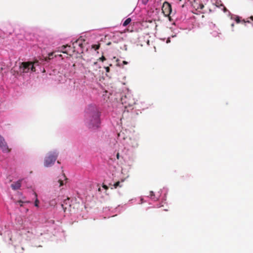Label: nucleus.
Masks as SVG:
<instances>
[{"label":"nucleus","mask_w":253,"mask_h":253,"mask_svg":"<svg viewBox=\"0 0 253 253\" xmlns=\"http://www.w3.org/2000/svg\"><path fill=\"white\" fill-rule=\"evenodd\" d=\"M95 49H97L99 47V45H94V47H95Z\"/></svg>","instance_id":"obj_29"},{"label":"nucleus","mask_w":253,"mask_h":253,"mask_svg":"<svg viewBox=\"0 0 253 253\" xmlns=\"http://www.w3.org/2000/svg\"><path fill=\"white\" fill-rule=\"evenodd\" d=\"M39 200L37 199L35 202V206L37 207H39Z\"/></svg>","instance_id":"obj_19"},{"label":"nucleus","mask_w":253,"mask_h":253,"mask_svg":"<svg viewBox=\"0 0 253 253\" xmlns=\"http://www.w3.org/2000/svg\"><path fill=\"white\" fill-rule=\"evenodd\" d=\"M50 205L52 206H54L56 204V202L55 200H52L49 202Z\"/></svg>","instance_id":"obj_16"},{"label":"nucleus","mask_w":253,"mask_h":253,"mask_svg":"<svg viewBox=\"0 0 253 253\" xmlns=\"http://www.w3.org/2000/svg\"><path fill=\"white\" fill-rule=\"evenodd\" d=\"M73 52H75L76 50H77V52H79L80 51L78 49L79 47L82 49L83 47V42L82 40H78L76 41L75 42L73 43Z\"/></svg>","instance_id":"obj_7"},{"label":"nucleus","mask_w":253,"mask_h":253,"mask_svg":"<svg viewBox=\"0 0 253 253\" xmlns=\"http://www.w3.org/2000/svg\"><path fill=\"white\" fill-rule=\"evenodd\" d=\"M99 60L103 62L106 60V58L104 56H102L99 59Z\"/></svg>","instance_id":"obj_20"},{"label":"nucleus","mask_w":253,"mask_h":253,"mask_svg":"<svg viewBox=\"0 0 253 253\" xmlns=\"http://www.w3.org/2000/svg\"><path fill=\"white\" fill-rule=\"evenodd\" d=\"M20 72L23 73H27L30 71L36 72V69L31 64V62H23L21 63L20 66Z\"/></svg>","instance_id":"obj_3"},{"label":"nucleus","mask_w":253,"mask_h":253,"mask_svg":"<svg viewBox=\"0 0 253 253\" xmlns=\"http://www.w3.org/2000/svg\"><path fill=\"white\" fill-rule=\"evenodd\" d=\"M0 148L4 152L8 153L10 151V149L8 148L4 138L1 135H0Z\"/></svg>","instance_id":"obj_6"},{"label":"nucleus","mask_w":253,"mask_h":253,"mask_svg":"<svg viewBox=\"0 0 253 253\" xmlns=\"http://www.w3.org/2000/svg\"><path fill=\"white\" fill-rule=\"evenodd\" d=\"M61 48H62L61 51L63 53H66L67 54L71 55V53H70V51H69V50L71 49L70 46H68V45H63L61 47Z\"/></svg>","instance_id":"obj_9"},{"label":"nucleus","mask_w":253,"mask_h":253,"mask_svg":"<svg viewBox=\"0 0 253 253\" xmlns=\"http://www.w3.org/2000/svg\"><path fill=\"white\" fill-rule=\"evenodd\" d=\"M123 64H127V62L126 61H123Z\"/></svg>","instance_id":"obj_31"},{"label":"nucleus","mask_w":253,"mask_h":253,"mask_svg":"<svg viewBox=\"0 0 253 253\" xmlns=\"http://www.w3.org/2000/svg\"><path fill=\"white\" fill-rule=\"evenodd\" d=\"M126 142L130 147L135 148L138 146V141L135 138H129Z\"/></svg>","instance_id":"obj_8"},{"label":"nucleus","mask_w":253,"mask_h":253,"mask_svg":"<svg viewBox=\"0 0 253 253\" xmlns=\"http://www.w3.org/2000/svg\"><path fill=\"white\" fill-rule=\"evenodd\" d=\"M250 18L253 21V16H251Z\"/></svg>","instance_id":"obj_33"},{"label":"nucleus","mask_w":253,"mask_h":253,"mask_svg":"<svg viewBox=\"0 0 253 253\" xmlns=\"http://www.w3.org/2000/svg\"><path fill=\"white\" fill-rule=\"evenodd\" d=\"M61 206H62V207L63 209L64 210V211H65V210L66 209V207L64 208V205H63V204H62V205H61Z\"/></svg>","instance_id":"obj_30"},{"label":"nucleus","mask_w":253,"mask_h":253,"mask_svg":"<svg viewBox=\"0 0 253 253\" xmlns=\"http://www.w3.org/2000/svg\"><path fill=\"white\" fill-rule=\"evenodd\" d=\"M90 111L87 112L86 123L89 128H97L100 124L99 114L94 107H91Z\"/></svg>","instance_id":"obj_1"},{"label":"nucleus","mask_w":253,"mask_h":253,"mask_svg":"<svg viewBox=\"0 0 253 253\" xmlns=\"http://www.w3.org/2000/svg\"><path fill=\"white\" fill-rule=\"evenodd\" d=\"M142 1V2L144 4H146L147 3V2H148L149 0H141Z\"/></svg>","instance_id":"obj_22"},{"label":"nucleus","mask_w":253,"mask_h":253,"mask_svg":"<svg viewBox=\"0 0 253 253\" xmlns=\"http://www.w3.org/2000/svg\"><path fill=\"white\" fill-rule=\"evenodd\" d=\"M236 21L237 23H239L240 21V19H239V17H237L236 19Z\"/></svg>","instance_id":"obj_27"},{"label":"nucleus","mask_w":253,"mask_h":253,"mask_svg":"<svg viewBox=\"0 0 253 253\" xmlns=\"http://www.w3.org/2000/svg\"><path fill=\"white\" fill-rule=\"evenodd\" d=\"M131 21V19L130 18H127L123 23V26H126L128 24H129Z\"/></svg>","instance_id":"obj_12"},{"label":"nucleus","mask_w":253,"mask_h":253,"mask_svg":"<svg viewBox=\"0 0 253 253\" xmlns=\"http://www.w3.org/2000/svg\"><path fill=\"white\" fill-rule=\"evenodd\" d=\"M11 187L12 189L14 190L19 189L21 187V182L20 181H18L15 183H12L11 185Z\"/></svg>","instance_id":"obj_10"},{"label":"nucleus","mask_w":253,"mask_h":253,"mask_svg":"<svg viewBox=\"0 0 253 253\" xmlns=\"http://www.w3.org/2000/svg\"><path fill=\"white\" fill-rule=\"evenodd\" d=\"M17 203L19 204L20 207L23 206V202L21 200H19V201H17Z\"/></svg>","instance_id":"obj_21"},{"label":"nucleus","mask_w":253,"mask_h":253,"mask_svg":"<svg viewBox=\"0 0 253 253\" xmlns=\"http://www.w3.org/2000/svg\"><path fill=\"white\" fill-rule=\"evenodd\" d=\"M204 7V5L203 3H200L199 6L197 7V9H202Z\"/></svg>","instance_id":"obj_17"},{"label":"nucleus","mask_w":253,"mask_h":253,"mask_svg":"<svg viewBox=\"0 0 253 253\" xmlns=\"http://www.w3.org/2000/svg\"><path fill=\"white\" fill-rule=\"evenodd\" d=\"M121 182L120 181H117L113 185L114 188H117L118 187H121L122 185L120 184Z\"/></svg>","instance_id":"obj_15"},{"label":"nucleus","mask_w":253,"mask_h":253,"mask_svg":"<svg viewBox=\"0 0 253 253\" xmlns=\"http://www.w3.org/2000/svg\"><path fill=\"white\" fill-rule=\"evenodd\" d=\"M148 197H150L152 199L156 201L158 200V198L155 197V195L154 194V193L153 191H151L149 192V194L148 196Z\"/></svg>","instance_id":"obj_11"},{"label":"nucleus","mask_w":253,"mask_h":253,"mask_svg":"<svg viewBox=\"0 0 253 253\" xmlns=\"http://www.w3.org/2000/svg\"><path fill=\"white\" fill-rule=\"evenodd\" d=\"M70 200L69 198H67V199L65 200L64 201V204H67V202Z\"/></svg>","instance_id":"obj_25"},{"label":"nucleus","mask_w":253,"mask_h":253,"mask_svg":"<svg viewBox=\"0 0 253 253\" xmlns=\"http://www.w3.org/2000/svg\"><path fill=\"white\" fill-rule=\"evenodd\" d=\"M58 153L56 152H50L44 158V165L48 167L54 164L58 157Z\"/></svg>","instance_id":"obj_2"},{"label":"nucleus","mask_w":253,"mask_h":253,"mask_svg":"<svg viewBox=\"0 0 253 253\" xmlns=\"http://www.w3.org/2000/svg\"><path fill=\"white\" fill-rule=\"evenodd\" d=\"M52 55H53L52 52L49 53L48 54V59H50Z\"/></svg>","instance_id":"obj_23"},{"label":"nucleus","mask_w":253,"mask_h":253,"mask_svg":"<svg viewBox=\"0 0 253 253\" xmlns=\"http://www.w3.org/2000/svg\"><path fill=\"white\" fill-rule=\"evenodd\" d=\"M57 183H59V187H61L62 186V185H63L64 183H63V181L60 179H58L57 182H56L55 184V185H57Z\"/></svg>","instance_id":"obj_14"},{"label":"nucleus","mask_w":253,"mask_h":253,"mask_svg":"<svg viewBox=\"0 0 253 253\" xmlns=\"http://www.w3.org/2000/svg\"><path fill=\"white\" fill-rule=\"evenodd\" d=\"M162 12L166 17H168L169 21H172L171 16L172 15L171 6L170 3L165 1L162 7Z\"/></svg>","instance_id":"obj_4"},{"label":"nucleus","mask_w":253,"mask_h":253,"mask_svg":"<svg viewBox=\"0 0 253 253\" xmlns=\"http://www.w3.org/2000/svg\"><path fill=\"white\" fill-rule=\"evenodd\" d=\"M31 64L33 65V67L36 68V66H39L40 62L38 60H35L33 62H31Z\"/></svg>","instance_id":"obj_13"},{"label":"nucleus","mask_w":253,"mask_h":253,"mask_svg":"<svg viewBox=\"0 0 253 253\" xmlns=\"http://www.w3.org/2000/svg\"><path fill=\"white\" fill-rule=\"evenodd\" d=\"M116 157H117V159H119L120 158V154H119V153H117V155H116Z\"/></svg>","instance_id":"obj_28"},{"label":"nucleus","mask_w":253,"mask_h":253,"mask_svg":"<svg viewBox=\"0 0 253 253\" xmlns=\"http://www.w3.org/2000/svg\"><path fill=\"white\" fill-rule=\"evenodd\" d=\"M111 42H108V43H107V45H111Z\"/></svg>","instance_id":"obj_32"},{"label":"nucleus","mask_w":253,"mask_h":253,"mask_svg":"<svg viewBox=\"0 0 253 253\" xmlns=\"http://www.w3.org/2000/svg\"><path fill=\"white\" fill-rule=\"evenodd\" d=\"M123 104L126 105L125 107H131L136 103V101L133 96L130 94L126 95L124 98L122 99Z\"/></svg>","instance_id":"obj_5"},{"label":"nucleus","mask_w":253,"mask_h":253,"mask_svg":"<svg viewBox=\"0 0 253 253\" xmlns=\"http://www.w3.org/2000/svg\"><path fill=\"white\" fill-rule=\"evenodd\" d=\"M105 69L106 72L107 73L109 72V71H110V68H109V67H105Z\"/></svg>","instance_id":"obj_24"},{"label":"nucleus","mask_w":253,"mask_h":253,"mask_svg":"<svg viewBox=\"0 0 253 253\" xmlns=\"http://www.w3.org/2000/svg\"><path fill=\"white\" fill-rule=\"evenodd\" d=\"M211 34H212V36L214 37H216L218 36V35L219 34V33H218L216 31H214Z\"/></svg>","instance_id":"obj_18"},{"label":"nucleus","mask_w":253,"mask_h":253,"mask_svg":"<svg viewBox=\"0 0 253 253\" xmlns=\"http://www.w3.org/2000/svg\"><path fill=\"white\" fill-rule=\"evenodd\" d=\"M102 187L103 188H104L105 189H106V190H107L108 189V186L107 185H104L103 184V186H102Z\"/></svg>","instance_id":"obj_26"}]
</instances>
